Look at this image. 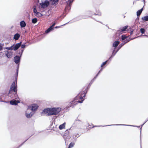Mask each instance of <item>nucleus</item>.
Here are the masks:
<instances>
[{"label":"nucleus","instance_id":"1","mask_svg":"<svg viewBox=\"0 0 148 148\" xmlns=\"http://www.w3.org/2000/svg\"><path fill=\"white\" fill-rule=\"evenodd\" d=\"M93 83L91 81L89 83L87 88L84 90L81 91L76 96L74 99L73 100L71 101L70 103L66 107L67 109L71 107L73 108L78 103H82L84 100V97L88 92V90L89 89L90 86Z\"/></svg>","mask_w":148,"mask_h":148},{"label":"nucleus","instance_id":"2","mask_svg":"<svg viewBox=\"0 0 148 148\" xmlns=\"http://www.w3.org/2000/svg\"><path fill=\"white\" fill-rule=\"evenodd\" d=\"M17 85L15 82H13L10 86L8 95L11 98H14L10 101V103L11 105H17L20 102L19 101H16L15 100L19 99L17 93Z\"/></svg>","mask_w":148,"mask_h":148},{"label":"nucleus","instance_id":"3","mask_svg":"<svg viewBox=\"0 0 148 148\" xmlns=\"http://www.w3.org/2000/svg\"><path fill=\"white\" fill-rule=\"evenodd\" d=\"M61 108L60 107L47 108H45L41 113V115L47 114L48 116L56 115L61 111Z\"/></svg>","mask_w":148,"mask_h":148},{"label":"nucleus","instance_id":"4","mask_svg":"<svg viewBox=\"0 0 148 148\" xmlns=\"http://www.w3.org/2000/svg\"><path fill=\"white\" fill-rule=\"evenodd\" d=\"M121 38V41L122 42L117 47V51L116 52L117 53L118 51L126 43L128 42L129 41L131 40H133L136 38Z\"/></svg>","mask_w":148,"mask_h":148},{"label":"nucleus","instance_id":"5","mask_svg":"<svg viewBox=\"0 0 148 148\" xmlns=\"http://www.w3.org/2000/svg\"><path fill=\"white\" fill-rule=\"evenodd\" d=\"M120 43V41L119 40H117L114 41L112 44V46L113 48L111 49L112 50V55L114 56L117 53L116 51H117V47L118 46Z\"/></svg>","mask_w":148,"mask_h":148},{"label":"nucleus","instance_id":"6","mask_svg":"<svg viewBox=\"0 0 148 148\" xmlns=\"http://www.w3.org/2000/svg\"><path fill=\"white\" fill-rule=\"evenodd\" d=\"M130 29V27H128L127 25H126L120 28L117 31L116 34V36H119L120 34L124 33L125 31H129Z\"/></svg>","mask_w":148,"mask_h":148},{"label":"nucleus","instance_id":"7","mask_svg":"<svg viewBox=\"0 0 148 148\" xmlns=\"http://www.w3.org/2000/svg\"><path fill=\"white\" fill-rule=\"evenodd\" d=\"M27 40L29 44L35 43L42 39V38H27Z\"/></svg>","mask_w":148,"mask_h":148},{"label":"nucleus","instance_id":"8","mask_svg":"<svg viewBox=\"0 0 148 148\" xmlns=\"http://www.w3.org/2000/svg\"><path fill=\"white\" fill-rule=\"evenodd\" d=\"M38 106L36 103H34L29 106L27 109V110H30L32 111H36L38 109Z\"/></svg>","mask_w":148,"mask_h":148},{"label":"nucleus","instance_id":"9","mask_svg":"<svg viewBox=\"0 0 148 148\" xmlns=\"http://www.w3.org/2000/svg\"><path fill=\"white\" fill-rule=\"evenodd\" d=\"M114 56H113L112 55H111L110 57L106 61H105L103 62L102 64H101V67H103L104 66H105V67L107 65H106V64H108L110 61H111L112 59L114 57Z\"/></svg>","mask_w":148,"mask_h":148},{"label":"nucleus","instance_id":"10","mask_svg":"<svg viewBox=\"0 0 148 148\" xmlns=\"http://www.w3.org/2000/svg\"><path fill=\"white\" fill-rule=\"evenodd\" d=\"M21 57L19 56L16 55L14 58V62L16 64L20 63Z\"/></svg>","mask_w":148,"mask_h":148},{"label":"nucleus","instance_id":"11","mask_svg":"<svg viewBox=\"0 0 148 148\" xmlns=\"http://www.w3.org/2000/svg\"><path fill=\"white\" fill-rule=\"evenodd\" d=\"M22 42L16 44H13L12 46H13V48L14 51H16L17 50L19 47L21 45Z\"/></svg>","mask_w":148,"mask_h":148},{"label":"nucleus","instance_id":"12","mask_svg":"<svg viewBox=\"0 0 148 148\" xmlns=\"http://www.w3.org/2000/svg\"><path fill=\"white\" fill-rule=\"evenodd\" d=\"M5 55L8 58H10L12 57L13 52L11 51H5Z\"/></svg>","mask_w":148,"mask_h":148},{"label":"nucleus","instance_id":"13","mask_svg":"<svg viewBox=\"0 0 148 148\" xmlns=\"http://www.w3.org/2000/svg\"><path fill=\"white\" fill-rule=\"evenodd\" d=\"M49 4V2L48 1H45L44 3H40L41 7L43 8H45L48 6Z\"/></svg>","mask_w":148,"mask_h":148},{"label":"nucleus","instance_id":"14","mask_svg":"<svg viewBox=\"0 0 148 148\" xmlns=\"http://www.w3.org/2000/svg\"><path fill=\"white\" fill-rule=\"evenodd\" d=\"M111 125H123V126H132L134 127H140V126H136L134 125H126V124H114V125H105V126H111Z\"/></svg>","mask_w":148,"mask_h":148},{"label":"nucleus","instance_id":"15","mask_svg":"<svg viewBox=\"0 0 148 148\" xmlns=\"http://www.w3.org/2000/svg\"><path fill=\"white\" fill-rule=\"evenodd\" d=\"M27 112L29 113L28 110H27V111L25 112V116L28 119L32 117L34 114V113L32 112H30V113H27Z\"/></svg>","mask_w":148,"mask_h":148},{"label":"nucleus","instance_id":"16","mask_svg":"<svg viewBox=\"0 0 148 148\" xmlns=\"http://www.w3.org/2000/svg\"><path fill=\"white\" fill-rule=\"evenodd\" d=\"M82 123V122L81 121L77 119L75 120V122L73 123V125L75 126H77L81 124Z\"/></svg>","mask_w":148,"mask_h":148},{"label":"nucleus","instance_id":"17","mask_svg":"<svg viewBox=\"0 0 148 148\" xmlns=\"http://www.w3.org/2000/svg\"><path fill=\"white\" fill-rule=\"evenodd\" d=\"M18 70L19 69H16V72L15 73V81L16 82V83H17V81L18 79Z\"/></svg>","mask_w":148,"mask_h":148},{"label":"nucleus","instance_id":"18","mask_svg":"<svg viewBox=\"0 0 148 148\" xmlns=\"http://www.w3.org/2000/svg\"><path fill=\"white\" fill-rule=\"evenodd\" d=\"M65 122H64L62 124L60 125L59 127V129L60 130H61L64 128L65 127Z\"/></svg>","mask_w":148,"mask_h":148},{"label":"nucleus","instance_id":"19","mask_svg":"<svg viewBox=\"0 0 148 148\" xmlns=\"http://www.w3.org/2000/svg\"><path fill=\"white\" fill-rule=\"evenodd\" d=\"M29 44H27V43H25L24 44L22 45H21V47L22 49H24Z\"/></svg>","mask_w":148,"mask_h":148},{"label":"nucleus","instance_id":"20","mask_svg":"<svg viewBox=\"0 0 148 148\" xmlns=\"http://www.w3.org/2000/svg\"><path fill=\"white\" fill-rule=\"evenodd\" d=\"M143 10V8L139 10L137 12V15L138 16H139L141 14Z\"/></svg>","mask_w":148,"mask_h":148},{"label":"nucleus","instance_id":"21","mask_svg":"<svg viewBox=\"0 0 148 148\" xmlns=\"http://www.w3.org/2000/svg\"><path fill=\"white\" fill-rule=\"evenodd\" d=\"M20 25L22 27H24L26 26V23L24 21H22L21 22Z\"/></svg>","mask_w":148,"mask_h":148},{"label":"nucleus","instance_id":"22","mask_svg":"<svg viewBox=\"0 0 148 148\" xmlns=\"http://www.w3.org/2000/svg\"><path fill=\"white\" fill-rule=\"evenodd\" d=\"M53 29L51 27H50L49 28H48L47 30H46L45 31V33H48L49 32H50L52 30H53Z\"/></svg>","mask_w":148,"mask_h":148},{"label":"nucleus","instance_id":"23","mask_svg":"<svg viewBox=\"0 0 148 148\" xmlns=\"http://www.w3.org/2000/svg\"><path fill=\"white\" fill-rule=\"evenodd\" d=\"M75 145V143L74 142H71L69 145L68 148H71L73 147Z\"/></svg>","mask_w":148,"mask_h":148},{"label":"nucleus","instance_id":"24","mask_svg":"<svg viewBox=\"0 0 148 148\" xmlns=\"http://www.w3.org/2000/svg\"><path fill=\"white\" fill-rule=\"evenodd\" d=\"M142 20L145 21H148V16H145L142 18Z\"/></svg>","mask_w":148,"mask_h":148},{"label":"nucleus","instance_id":"25","mask_svg":"<svg viewBox=\"0 0 148 148\" xmlns=\"http://www.w3.org/2000/svg\"><path fill=\"white\" fill-rule=\"evenodd\" d=\"M148 121V118L145 121V122H144V123L143 124H142L140 126V134H141V130H142V127L144 125L146 122H147V121Z\"/></svg>","mask_w":148,"mask_h":148},{"label":"nucleus","instance_id":"26","mask_svg":"<svg viewBox=\"0 0 148 148\" xmlns=\"http://www.w3.org/2000/svg\"><path fill=\"white\" fill-rule=\"evenodd\" d=\"M35 15L37 17H40L42 14L40 12H37Z\"/></svg>","mask_w":148,"mask_h":148},{"label":"nucleus","instance_id":"27","mask_svg":"<svg viewBox=\"0 0 148 148\" xmlns=\"http://www.w3.org/2000/svg\"><path fill=\"white\" fill-rule=\"evenodd\" d=\"M74 0H69L68 1V4L70 6H71V5Z\"/></svg>","mask_w":148,"mask_h":148},{"label":"nucleus","instance_id":"28","mask_svg":"<svg viewBox=\"0 0 148 148\" xmlns=\"http://www.w3.org/2000/svg\"><path fill=\"white\" fill-rule=\"evenodd\" d=\"M51 1L52 2V4H55L57 3L59 0H51Z\"/></svg>","mask_w":148,"mask_h":148},{"label":"nucleus","instance_id":"29","mask_svg":"<svg viewBox=\"0 0 148 148\" xmlns=\"http://www.w3.org/2000/svg\"><path fill=\"white\" fill-rule=\"evenodd\" d=\"M13 46L12 45L11 47H7V48H6L7 50V51H8L9 50H13Z\"/></svg>","mask_w":148,"mask_h":148},{"label":"nucleus","instance_id":"30","mask_svg":"<svg viewBox=\"0 0 148 148\" xmlns=\"http://www.w3.org/2000/svg\"><path fill=\"white\" fill-rule=\"evenodd\" d=\"M36 18H34L32 19V22L33 23H36L37 22Z\"/></svg>","mask_w":148,"mask_h":148},{"label":"nucleus","instance_id":"31","mask_svg":"<svg viewBox=\"0 0 148 148\" xmlns=\"http://www.w3.org/2000/svg\"><path fill=\"white\" fill-rule=\"evenodd\" d=\"M4 44H1L0 43V51L2 50L3 49V47L4 46Z\"/></svg>","mask_w":148,"mask_h":148},{"label":"nucleus","instance_id":"32","mask_svg":"<svg viewBox=\"0 0 148 148\" xmlns=\"http://www.w3.org/2000/svg\"><path fill=\"white\" fill-rule=\"evenodd\" d=\"M105 67V66H104L103 67H101V68L98 71V73L99 74L101 73V72L102 71L103 69Z\"/></svg>","mask_w":148,"mask_h":148},{"label":"nucleus","instance_id":"33","mask_svg":"<svg viewBox=\"0 0 148 148\" xmlns=\"http://www.w3.org/2000/svg\"><path fill=\"white\" fill-rule=\"evenodd\" d=\"M20 34H19L16 33L14 35V37H20Z\"/></svg>","mask_w":148,"mask_h":148},{"label":"nucleus","instance_id":"34","mask_svg":"<svg viewBox=\"0 0 148 148\" xmlns=\"http://www.w3.org/2000/svg\"><path fill=\"white\" fill-rule=\"evenodd\" d=\"M24 49H21L20 51V52H21V56H22L23 53L24 51Z\"/></svg>","mask_w":148,"mask_h":148},{"label":"nucleus","instance_id":"35","mask_svg":"<svg viewBox=\"0 0 148 148\" xmlns=\"http://www.w3.org/2000/svg\"><path fill=\"white\" fill-rule=\"evenodd\" d=\"M33 11L34 12L35 14H36L37 12L36 9V8H34Z\"/></svg>","mask_w":148,"mask_h":148},{"label":"nucleus","instance_id":"36","mask_svg":"<svg viewBox=\"0 0 148 148\" xmlns=\"http://www.w3.org/2000/svg\"><path fill=\"white\" fill-rule=\"evenodd\" d=\"M56 22L54 23H53V24L50 27L53 29V27H54V26H55V25L56 24Z\"/></svg>","mask_w":148,"mask_h":148},{"label":"nucleus","instance_id":"37","mask_svg":"<svg viewBox=\"0 0 148 148\" xmlns=\"http://www.w3.org/2000/svg\"><path fill=\"white\" fill-rule=\"evenodd\" d=\"M129 31H131L130 33L131 35H132L133 34V30H131V29L130 28V29H129Z\"/></svg>","mask_w":148,"mask_h":148},{"label":"nucleus","instance_id":"38","mask_svg":"<svg viewBox=\"0 0 148 148\" xmlns=\"http://www.w3.org/2000/svg\"><path fill=\"white\" fill-rule=\"evenodd\" d=\"M0 101L3 102L4 103H7V102H6L5 101L2 100L1 97H0Z\"/></svg>","mask_w":148,"mask_h":148},{"label":"nucleus","instance_id":"39","mask_svg":"<svg viewBox=\"0 0 148 148\" xmlns=\"http://www.w3.org/2000/svg\"><path fill=\"white\" fill-rule=\"evenodd\" d=\"M145 31V29H144L141 28L140 29V32L142 33H143Z\"/></svg>","mask_w":148,"mask_h":148},{"label":"nucleus","instance_id":"40","mask_svg":"<svg viewBox=\"0 0 148 148\" xmlns=\"http://www.w3.org/2000/svg\"><path fill=\"white\" fill-rule=\"evenodd\" d=\"M17 66L16 67V69H19V65H20V63H18V64H17Z\"/></svg>","mask_w":148,"mask_h":148},{"label":"nucleus","instance_id":"41","mask_svg":"<svg viewBox=\"0 0 148 148\" xmlns=\"http://www.w3.org/2000/svg\"><path fill=\"white\" fill-rule=\"evenodd\" d=\"M13 39H14L15 40H17L19 39V38H13Z\"/></svg>","mask_w":148,"mask_h":148},{"label":"nucleus","instance_id":"42","mask_svg":"<svg viewBox=\"0 0 148 148\" xmlns=\"http://www.w3.org/2000/svg\"><path fill=\"white\" fill-rule=\"evenodd\" d=\"M129 37V36H126L125 35H122L121 36V37Z\"/></svg>","mask_w":148,"mask_h":148},{"label":"nucleus","instance_id":"43","mask_svg":"<svg viewBox=\"0 0 148 148\" xmlns=\"http://www.w3.org/2000/svg\"><path fill=\"white\" fill-rule=\"evenodd\" d=\"M70 130V129H67L66 130V131H65V132L66 133V134L67 133H69V130Z\"/></svg>","mask_w":148,"mask_h":148},{"label":"nucleus","instance_id":"44","mask_svg":"<svg viewBox=\"0 0 148 148\" xmlns=\"http://www.w3.org/2000/svg\"><path fill=\"white\" fill-rule=\"evenodd\" d=\"M79 135L78 134H76L75 135V137H77V138L79 137L80 136L79 135H78L77 136V135Z\"/></svg>","mask_w":148,"mask_h":148},{"label":"nucleus","instance_id":"45","mask_svg":"<svg viewBox=\"0 0 148 148\" xmlns=\"http://www.w3.org/2000/svg\"><path fill=\"white\" fill-rule=\"evenodd\" d=\"M27 141V140H25L22 143L21 145L22 146Z\"/></svg>","mask_w":148,"mask_h":148},{"label":"nucleus","instance_id":"46","mask_svg":"<svg viewBox=\"0 0 148 148\" xmlns=\"http://www.w3.org/2000/svg\"><path fill=\"white\" fill-rule=\"evenodd\" d=\"M95 79V78H94H94H93V79H92L91 80V81L92 82H93L95 80V79Z\"/></svg>","mask_w":148,"mask_h":148},{"label":"nucleus","instance_id":"47","mask_svg":"<svg viewBox=\"0 0 148 148\" xmlns=\"http://www.w3.org/2000/svg\"><path fill=\"white\" fill-rule=\"evenodd\" d=\"M103 127L102 125H100V126H97L95 125V126H94L93 127Z\"/></svg>","mask_w":148,"mask_h":148},{"label":"nucleus","instance_id":"48","mask_svg":"<svg viewBox=\"0 0 148 148\" xmlns=\"http://www.w3.org/2000/svg\"><path fill=\"white\" fill-rule=\"evenodd\" d=\"M21 52L20 51L18 53V54H19V56H21V57L22 56H21Z\"/></svg>","mask_w":148,"mask_h":148},{"label":"nucleus","instance_id":"49","mask_svg":"<svg viewBox=\"0 0 148 148\" xmlns=\"http://www.w3.org/2000/svg\"><path fill=\"white\" fill-rule=\"evenodd\" d=\"M21 146H22L21 145H20L18 147H16V148H19Z\"/></svg>","mask_w":148,"mask_h":148},{"label":"nucleus","instance_id":"50","mask_svg":"<svg viewBox=\"0 0 148 148\" xmlns=\"http://www.w3.org/2000/svg\"><path fill=\"white\" fill-rule=\"evenodd\" d=\"M32 135H31L29 137L27 138V139L26 140H27V141L28 140V139L31 137L32 136Z\"/></svg>","mask_w":148,"mask_h":148},{"label":"nucleus","instance_id":"51","mask_svg":"<svg viewBox=\"0 0 148 148\" xmlns=\"http://www.w3.org/2000/svg\"><path fill=\"white\" fill-rule=\"evenodd\" d=\"M99 74L97 73L95 76H96L97 77Z\"/></svg>","mask_w":148,"mask_h":148},{"label":"nucleus","instance_id":"52","mask_svg":"<svg viewBox=\"0 0 148 148\" xmlns=\"http://www.w3.org/2000/svg\"><path fill=\"white\" fill-rule=\"evenodd\" d=\"M59 27V26H56V27H55V28H58Z\"/></svg>","mask_w":148,"mask_h":148},{"label":"nucleus","instance_id":"53","mask_svg":"<svg viewBox=\"0 0 148 148\" xmlns=\"http://www.w3.org/2000/svg\"><path fill=\"white\" fill-rule=\"evenodd\" d=\"M97 77H96V76H95L94 78H95V79H96V78Z\"/></svg>","mask_w":148,"mask_h":148},{"label":"nucleus","instance_id":"54","mask_svg":"<svg viewBox=\"0 0 148 148\" xmlns=\"http://www.w3.org/2000/svg\"><path fill=\"white\" fill-rule=\"evenodd\" d=\"M7 47H5V48H4V49H6V48H7Z\"/></svg>","mask_w":148,"mask_h":148},{"label":"nucleus","instance_id":"55","mask_svg":"<svg viewBox=\"0 0 148 148\" xmlns=\"http://www.w3.org/2000/svg\"><path fill=\"white\" fill-rule=\"evenodd\" d=\"M140 148H142V147H141V145H140Z\"/></svg>","mask_w":148,"mask_h":148},{"label":"nucleus","instance_id":"56","mask_svg":"<svg viewBox=\"0 0 148 148\" xmlns=\"http://www.w3.org/2000/svg\"><path fill=\"white\" fill-rule=\"evenodd\" d=\"M94 14H95V15H97V14H95V13Z\"/></svg>","mask_w":148,"mask_h":148}]
</instances>
